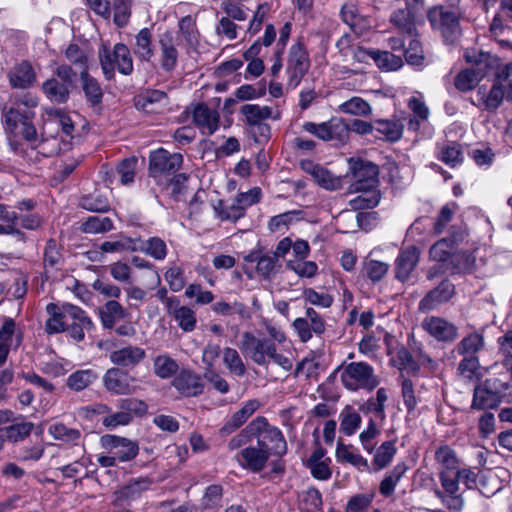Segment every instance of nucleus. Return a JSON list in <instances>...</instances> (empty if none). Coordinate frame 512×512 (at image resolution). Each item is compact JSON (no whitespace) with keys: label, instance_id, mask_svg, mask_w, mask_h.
Returning a JSON list of instances; mask_svg holds the SVG:
<instances>
[{"label":"nucleus","instance_id":"nucleus-1","mask_svg":"<svg viewBox=\"0 0 512 512\" xmlns=\"http://www.w3.org/2000/svg\"><path fill=\"white\" fill-rule=\"evenodd\" d=\"M242 354L260 366L274 362L286 371L292 368V362L277 352L275 343L267 338H258L251 332H244L239 342Z\"/></svg>","mask_w":512,"mask_h":512},{"label":"nucleus","instance_id":"nucleus-2","mask_svg":"<svg viewBox=\"0 0 512 512\" xmlns=\"http://www.w3.org/2000/svg\"><path fill=\"white\" fill-rule=\"evenodd\" d=\"M38 102L35 98L25 95L14 107L5 112V127L14 135H21L27 141L37 139V131L33 124L34 108Z\"/></svg>","mask_w":512,"mask_h":512},{"label":"nucleus","instance_id":"nucleus-3","mask_svg":"<svg viewBox=\"0 0 512 512\" xmlns=\"http://www.w3.org/2000/svg\"><path fill=\"white\" fill-rule=\"evenodd\" d=\"M512 377L505 373L501 378L491 377L474 388L472 407L475 409L496 408L511 388Z\"/></svg>","mask_w":512,"mask_h":512},{"label":"nucleus","instance_id":"nucleus-4","mask_svg":"<svg viewBox=\"0 0 512 512\" xmlns=\"http://www.w3.org/2000/svg\"><path fill=\"white\" fill-rule=\"evenodd\" d=\"M100 65L107 80L115 76V68L123 75H130L133 71V60L128 47L122 43L109 50L103 46L99 50Z\"/></svg>","mask_w":512,"mask_h":512},{"label":"nucleus","instance_id":"nucleus-5","mask_svg":"<svg viewBox=\"0 0 512 512\" xmlns=\"http://www.w3.org/2000/svg\"><path fill=\"white\" fill-rule=\"evenodd\" d=\"M341 382L350 391L374 390L379 380L372 366L365 362H351L342 368Z\"/></svg>","mask_w":512,"mask_h":512},{"label":"nucleus","instance_id":"nucleus-6","mask_svg":"<svg viewBox=\"0 0 512 512\" xmlns=\"http://www.w3.org/2000/svg\"><path fill=\"white\" fill-rule=\"evenodd\" d=\"M258 435V445L267 449L268 454L273 453L282 456L287 452V443L281 431L270 426L265 417H257L247 427Z\"/></svg>","mask_w":512,"mask_h":512},{"label":"nucleus","instance_id":"nucleus-7","mask_svg":"<svg viewBox=\"0 0 512 512\" xmlns=\"http://www.w3.org/2000/svg\"><path fill=\"white\" fill-rule=\"evenodd\" d=\"M183 156L180 153H170L160 148L151 152L149 156V175L157 183L164 181L163 177H169L181 167Z\"/></svg>","mask_w":512,"mask_h":512},{"label":"nucleus","instance_id":"nucleus-8","mask_svg":"<svg viewBox=\"0 0 512 512\" xmlns=\"http://www.w3.org/2000/svg\"><path fill=\"white\" fill-rule=\"evenodd\" d=\"M292 327L303 343L310 341L313 336L322 338L327 330L324 317L312 307H307L305 316L296 318L292 322Z\"/></svg>","mask_w":512,"mask_h":512},{"label":"nucleus","instance_id":"nucleus-9","mask_svg":"<svg viewBox=\"0 0 512 512\" xmlns=\"http://www.w3.org/2000/svg\"><path fill=\"white\" fill-rule=\"evenodd\" d=\"M304 131L314 135L322 141H337L344 144L349 138V127L342 119L333 118L327 122H305Z\"/></svg>","mask_w":512,"mask_h":512},{"label":"nucleus","instance_id":"nucleus-10","mask_svg":"<svg viewBox=\"0 0 512 512\" xmlns=\"http://www.w3.org/2000/svg\"><path fill=\"white\" fill-rule=\"evenodd\" d=\"M350 170L354 178L351 191L359 192L363 189H376L378 184V166L367 161L350 159Z\"/></svg>","mask_w":512,"mask_h":512},{"label":"nucleus","instance_id":"nucleus-11","mask_svg":"<svg viewBox=\"0 0 512 512\" xmlns=\"http://www.w3.org/2000/svg\"><path fill=\"white\" fill-rule=\"evenodd\" d=\"M137 379L119 367H113L103 376L105 389L114 395H131L136 393Z\"/></svg>","mask_w":512,"mask_h":512},{"label":"nucleus","instance_id":"nucleus-12","mask_svg":"<svg viewBox=\"0 0 512 512\" xmlns=\"http://www.w3.org/2000/svg\"><path fill=\"white\" fill-rule=\"evenodd\" d=\"M310 66L306 49L301 43L294 44L289 51L287 62L288 86L296 88Z\"/></svg>","mask_w":512,"mask_h":512},{"label":"nucleus","instance_id":"nucleus-13","mask_svg":"<svg viewBox=\"0 0 512 512\" xmlns=\"http://www.w3.org/2000/svg\"><path fill=\"white\" fill-rule=\"evenodd\" d=\"M241 115L244 116L245 123L250 127H256L261 136L268 137L270 127L263 122L267 119H278L280 113L274 111L269 106H260L258 104H245L240 108Z\"/></svg>","mask_w":512,"mask_h":512},{"label":"nucleus","instance_id":"nucleus-14","mask_svg":"<svg viewBox=\"0 0 512 512\" xmlns=\"http://www.w3.org/2000/svg\"><path fill=\"white\" fill-rule=\"evenodd\" d=\"M152 483L153 481L149 477L129 480L113 493V504L115 506L129 505L131 502L139 499L144 492L148 491Z\"/></svg>","mask_w":512,"mask_h":512},{"label":"nucleus","instance_id":"nucleus-15","mask_svg":"<svg viewBox=\"0 0 512 512\" xmlns=\"http://www.w3.org/2000/svg\"><path fill=\"white\" fill-rule=\"evenodd\" d=\"M101 445L109 451V454H114L120 462H127L134 459L139 450L135 442L114 435L102 436Z\"/></svg>","mask_w":512,"mask_h":512},{"label":"nucleus","instance_id":"nucleus-16","mask_svg":"<svg viewBox=\"0 0 512 512\" xmlns=\"http://www.w3.org/2000/svg\"><path fill=\"white\" fill-rule=\"evenodd\" d=\"M302 169L310 174L314 181L326 190H337L342 186V180L340 177L333 175L326 168L314 164L312 161H303L301 163Z\"/></svg>","mask_w":512,"mask_h":512},{"label":"nucleus","instance_id":"nucleus-17","mask_svg":"<svg viewBox=\"0 0 512 512\" xmlns=\"http://www.w3.org/2000/svg\"><path fill=\"white\" fill-rule=\"evenodd\" d=\"M269 458L267 449L260 447H246L237 456L239 464L252 472H260Z\"/></svg>","mask_w":512,"mask_h":512},{"label":"nucleus","instance_id":"nucleus-18","mask_svg":"<svg viewBox=\"0 0 512 512\" xmlns=\"http://www.w3.org/2000/svg\"><path fill=\"white\" fill-rule=\"evenodd\" d=\"M146 357V352L138 346L128 345L110 353V361L120 367H135Z\"/></svg>","mask_w":512,"mask_h":512},{"label":"nucleus","instance_id":"nucleus-19","mask_svg":"<svg viewBox=\"0 0 512 512\" xmlns=\"http://www.w3.org/2000/svg\"><path fill=\"white\" fill-rule=\"evenodd\" d=\"M193 122L203 134L212 135L219 127V113L206 104H198L193 111Z\"/></svg>","mask_w":512,"mask_h":512},{"label":"nucleus","instance_id":"nucleus-20","mask_svg":"<svg viewBox=\"0 0 512 512\" xmlns=\"http://www.w3.org/2000/svg\"><path fill=\"white\" fill-rule=\"evenodd\" d=\"M160 46L161 68L166 72L173 71L178 62V50L176 48V39L171 33H164L158 41Z\"/></svg>","mask_w":512,"mask_h":512},{"label":"nucleus","instance_id":"nucleus-21","mask_svg":"<svg viewBox=\"0 0 512 512\" xmlns=\"http://www.w3.org/2000/svg\"><path fill=\"white\" fill-rule=\"evenodd\" d=\"M504 97L505 92L503 85L499 82H495L489 90L485 87L478 89L477 102H474V105L488 111H495L502 104Z\"/></svg>","mask_w":512,"mask_h":512},{"label":"nucleus","instance_id":"nucleus-22","mask_svg":"<svg viewBox=\"0 0 512 512\" xmlns=\"http://www.w3.org/2000/svg\"><path fill=\"white\" fill-rule=\"evenodd\" d=\"M173 386L184 396H197L203 392V384L198 374L182 370L173 380Z\"/></svg>","mask_w":512,"mask_h":512},{"label":"nucleus","instance_id":"nucleus-23","mask_svg":"<svg viewBox=\"0 0 512 512\" xmlns=\"http://www.w3.org/2000/svg\"><path fill=\"white\" fill-rule=\"evenodd\" d=\"M418 261L419 250L415 246L402 250L395 261L396 278L402 282L408 279Z\"/></svg>","mask_w":512,"mask_h":512},{"label":"nucleus","instance_id":"nucleus-24","mask_svg":"<svg viewBox=\"0 0 512 512\" xmlns=\"http://www.w3.org/2000/svg\"><path fill=\"white\" fill-rule=\"evenodd\" d=\"M81 89L84 93L86 102L94 108L101 105L103 99V90L96 78L91 76L88 71L81 70L79 73Z\"/></svg>","mask_w":512,"mask_h":512},{"label":"nucleus","instance_id":"nucleus-25","mask_svg":"<svg viewBox=\"0 0 512 512\" xmlns=\"http://www.w3.org/2000/svg\"><path fill=\"white\" fill-rule=\"evenodd\" d=\"M8 78L13 88L26 89L33 85L36 74L28 61H22L10 69Z\"/></svg>","mask_w":512,"mask_h":512},{"label":"nucleus","instance_id":"nucleus-26","mask_svg":"<svg viewBox=\"0 0 512 512\" xmlns=\"http://www.w3.org/2000/svg\"><path fill=\"white\" fill-rule=\"evenodd\" d=\"M464 58L467 63L475 65L474 70L481 75V79L499 66V58L488 52L468 50L464 53Z\"/></svg>","mask_w":512,"mask_h":512},{"label":"nucleus","instance_id":"nucleus-27","mask_svg":"<svg viewBox=\"0 0 512 512\" xmlns=\"http://www.w3.org/2000/svg\"><path fill=\"white\" fill-rule=\"evenodd\" d=\"M416 12L411 8H402L395 10L390 16V23L395 26L404 36H417L415 25Z\"/></svg>","mask_w":512,"mask_h":512},{"label":"nucleus","instance_id":"nucleus-28","mask_svg":"<svg viewBox=\"0 0 512 512\" xmlns=\"http://www.w3.org/2000/svg\"><path fill=\"white\" fill-rule=\"evenodd\" d=\"M259 407L260 403L258 400H249L241 409L231 416L230 420L221 428L220 433L223 436L231 434L241 427Z\"/></svg>","mask_w":512,"mask_h":512},{"label":"nucleus","instance_id":"nucleus-29","mask_svg":"<svg viewBox=\"0 0 512 512\" xmlns=\"http://www.w3.org/2000/svg\"><path fill=\"white\" fill-rule=\"evenodd\" d=\"M99 315L102 326L112 329L118 321L128 318L130 313L118 301L109 300L99 310Z\"/></svg>","mask_w":512,"mask_h":512},{"label":"nucleus","instance_id":"nucleus-30","mask_svg":"<svg viewBox=\"0 0 512 512\" xmlns=\"http://www.w3.org/2000/svg\"><path fill=\"white\" fill-rule=\"evenodd\" d=\"M388 400L387 391L385 388H379L375 397L369 398L360 405L359 411L365 415L373 414L376 422L383 423L386 419L385 406Z\"/></svg>","mask_w":512,"mask_h":512},{"label":"nucleus","instance_id":"nucleus-31","mask_svg":"<svg viewBox=\"0 0 512 512\" xmlns=\"http://www.w3.org/2000/svg\"><path fill=\"white\" fill-rule=\"evenodd\" d=\"M430 258L436 262V264L429 270L428 278L433 279L438 274L444 273L447 268L448 260V241L446 238H442L437 241L430 248Z\"/></svg>","mask_w":512,"mask_h":512},{"label":"nucleus","instance_id":"nucleus-32","mask_svg":"<svg viewBox=\"0 0 512 512\" xmlns=\"http://www.w3.org/2000/svg\"><path fill=\"white\" fill-rule=\"evenodd\" d=\"M70 88L68 84L59 81L56 78L47 79L42 89L46 97L53 103H66L70 96Z\"/></svg>","mask_w":512,"mask_h":512},{"label":"nucleus","instance_id":"nucleus-33","mask_svg":"<svg viewBox=\"0 0 512 512\" xmlns=\"http://www.w3.org/2000/svg\"><path fill=\"white\" fill-rule=\"evenodd\" d=\"M457 377L463 381L477 382L482 377L481 366L477 356H466L459 363Z\"/></svg>","mask_w":512,"mask_h":512},{"label":"nucleus","instance_id":"nucleus-34","mask_svg":"<svg viewBox=\"0 0 512 512\" xmlns=\"http://www.w3.org/2000/svg\"><path fill=\"white\" fill-rule=\"evenodd\" d=\"M406 471L407 466L405 463H398L397 465H395L394 468L390 472H388L380 482V494L385 498L390 497L394 493L398 482L404 476Z\"/></svg>","mask_w":512,"mask_h":512},{"label":"nucleus","instance_id":"nucleus-35","mask_svg":"<svg viewBox=\"0 0 512 512\" xmlns=\"http://www.w3.org/2000/svg\"><path fill=\"white\" fill-rule=\"evenodd\" d=\"M446 301H448V287L442 281L438 287L428 292L419 302V310L421 312H428Z\"/></svg>","mask_w":512,"mask_h":512},{"label":"nucleus","instance_id":"nucleus-36","mask_svg":"<svg viewBox=\"0 0 512 512\" xmlns=\"http://www.w3.org/2000/svg\"><path fill=\"white\" fill-rule=\"evenodd\" d=\"M49 318L45 323V332L49 335L64 332L66 330V318L63 310L55 303H49L46 307Z\"/></svg>","mask_w":512,"mask_h":512},{"label":"nucleus","instance_id":"nucleus-37","mask_svg":"<svg viewBox=\"0 0 512 512\" xmlns=\"http://www.w3.org/2000/svg\"><path fill=\"white\" fill-rule=\"evenodd\" d=\"M339 462L349 463L358 469H368V461L360 454L356 453L351 445H346L339 441L335 453Z\"/></svg>","mask_w":512,"mask_h":512},{"label":"nucleus","instance_id":"nucleus-38","mask_svg":"<svg viewBox=\"0 0 512 512\" xmlns=\"http://www.w3.org/2000/svg\"><path fill=\"white\" fill-rule=\"evenodd\" d=\"M422 328L437 341L448 340V322L437 316H428L422 321Z\"/></svg>","mask_w":512,"mask_h":512},{"label":"nucleus","instance_id":"nucleus-39","mask_svg":"<svg viewBox=\"0 0 512 512\" xmlns=\"http://www.w3.org/2000/svg\"><path fill=\"white\" fill-rule=\"evenodd\" d=\"M97 378L98 375L91 369L78 370L69 375L66 385L69 389L78 392L90 386Z\"/></svg>","mask_w":512,"mask_h":512},{"label":"nucleus","instance_id":"nucleus-40","mask_svg":"<svg viewBox=\"0 0 512 512\" xmlns=\"http://www.w3.org/2000/svg\"><path fill=\"white\" fill-rule=\"evenodd\" d=\"M167 100L168 98L165 92L160 90H148L137 97L136 107L145 112H153V106L155 104L166 105Z\"/></svg>","mask_w":512,"mask_h":512},{"label":"nucleus","instance_id":"nucleus-41","mask_svg":"<svg viewBox=\"0 0 512 512\" xmlns=\"http://www.w3.org/2000/svg\"><path fill=\"white\" fill-rule=\"evenodd\" d=\"M338 111L354 116H368L372 113L370 104L361 97H352L339 105Z\"/></svg>","mask_w":512,"mask_h":512},{"label":"nucleus","instance_id":"nucleus-42","mask_svg":"<svg viewBox=\"0 0 512 512\" xmlns=\"http://www.w3.org/2000/svg\"><path fill=\"white\" fill-rule=\"evenodd\" d=\"M359 192L362 193L349 202L353 210L372 209L378 205L380 194L376 189H363Z\"/></svg>","mask_w":512,"mask_h":512},{"label":"nucleus","instance_id":"nucleus-43","mask_svg":"<svg viewBox=\"0 0 512 512\" xmlns=\"http://www.w3.org/2000/svg\"><path fill=\"white\" fill-rule=\"evenodd\" d=\"M484 347V338L479 333H471L464 337L457 345L456 351L460 355L475 356Z\"/></svg>","mask_w":512,"mask_h":512},{"label":"nucleus","instance_id":"nucleus-44","mask_svg":"<svg viewBox=\"0 0 512 512\" xmlns=\"http://www.w3.org/2000/svg\"><path fill=\"white\" fill-rule=\"evenodd\" d=\"M396 447L392 441L383 442L375 452L373 466L375 470H382L389 465L396 454Z\"/></svg>","mask_w":512,"mask_h":512},{"label":"nucleus","instance_id":"nucleus-45","mask_svg":"<svg viewBox=\"0 0 512 512\" xmlns=\"http://www.w3.org/2000/svg\"><path fill=\"white\" fill-rule=\"evenodd\" d=\"M33 428L32 422L20 421L1 429L0 432L4 433V437L10 442H19L28 437Z\"/></svg>","mask_w":512,"mask_h":512},{"label":"nucleus","instance_id":"nucleus-46","mask_svg":"<svg viewBox=\"0 0 512 512\" xmlns=\"http://www.w3.org/2000/svg\"><path fill=\"white\" fill-rule=\"evenodd\" d=\"M340 430L347 436L356 432L361 425V417L352 407L346 406L340 413Z\"/></svg>","mask_w":512,"mask_h":512},{"label":"nucleus","instance_id":"nucleus-47","mask_svg":"<svg viewBox=\"0 0 512 512\" xmlns=\"http://www.w3.org/2000/svg\"><path fill=\"white\" fill-rule=\"evenodd\" d=\"M152 35L148 28H144L136 35L135 54L143 61H149L153 56Z\"/></svg>","mask_w":512,"mask_h":512},{"label":"nucleus","instance_id":"nucleus-48","mask_svg":"<svg viewBox=\"0 0 512 512\" xmlns=\"http://www.w3.org/2000/svg\"><path fill=\"white\" fill-rule=\"evenodd\" d=\"M49 434L55 439L65 443H74L80 439L81 433L78 429L69 428L62 423L52 424L48 429Z\"/></svg>","mask_w":512,"mask_h":512},{"label":"nucleus","instance_id":"nucleus-49","mask_svg":"<svg viewBox=\"0 0 512 512\" xmlns=\"http://www.w3.org/2000/svg\"><path fill=\"white\" fill-rule=\"evenodd\" d=\"M475 258L466 251L450 252V273H463L469 271Z\"/></svg>","mask_w":512,"mask_h":512},{"label":"nucleus","instance_id":"nucleus-50","mask_svg":"<svg viewBox=\"0 0 512 512\" xmlns=\"http://www.w3.org/2000/svg\"><path fill=\"white\" fill-rule=\"evenodd\" d=\"M435 459L437 463L439 464V477L442 483V487L444 491L435 490L436 495L444 501L445 499V492L448 491V476H447V469H448V448L447 447H440L435 454Z\"/></svg>","mask_w":512,"mask_h":512},{"label":"nucleus","instance_id":"nucleus-51","mask_svg":"<svg viewBox=\"0 0 512 512\" xmlns=\"http://www.w3.org/2000/svg\"><path fill=\"white\" fill-rule=\"evenodd\" d=\"M375 131L384 139L394 142L401 138L403 125L396 121L377 120Z\"/></svg>","mask_w":512,"mask_h":512},{"label":"nucleus","instance_id":"nucleus-52","mask_svg":"<svg viewBox=\"0 0 512 512\" xmlns=\"http://www.w3.org/2000/svg\"><path fill=\"white\" fill-rule=\"evenodd\" d=\"M374 62L380 69L386 71H396L403 66L402 58L389 51L376 50Z\"/></svg>","mask_w":512,"mask_h":512},{"label":"nucleus","instance_id":"nucleus-53","mask_svg":"<svg viewBox=\"0 0 512 512\" xmlns=\"http://www.w3.org/2000/svg\"><path fill=\"white\" fill-rule=\"evenodd\" d=\"M428 20L435 30H439L444 38L448 32V11L442 5L429 10Z\"/></svg>","mask_w":512,"mask_h":512},{"label":"nucleus","instance_id":"nucleus-54","mask_svg":"<svg viewBox=\"0 0 512 512\" xmlns=\"http://www.w3.org/2000/svg\"><path fill=\"white\" fill-rule=\"evenodd\" d=\"M139 248L156 260H163L167 255L166 243L160 237L149 238L147 241L142 242Z\"/></svg>","mask_w":512,"mask_h":512},{"label":"nucleus","instance_id":"nucleus-55","mask_svg":"<svg viewBox=\"0 0 512 512\" xmlns=\"http://www.w3.org/2000/svg\"><path fill=\"white\" fill-rule=\"evenodd\" d=\"M302 299L307 304L324 309L331 307L334 301L332 295L324 292H317L313 288H305L302 292Z\"/></svg>","mask_w":512,"mask_h":512},{"label":"nucleus","instance_id":"nucleus-56","mask_svg":"<svg viewBox=\"0 0 512 512\" xmlns=\"http://www.w3.org/2000/svg\"><path fill=\"white\" fill-rule=\"evenodd\" d=\"M223 362L229 371L237 376H243L246 367L236 349L226 347L223 350Z\"/></svg>","mask_w":512,"mask_h":512},{"label":"nucleus","instance_id":"nucleus-57","mask_svg":"<svg viewBox=\"0 0 512 512\" xmlns=\"http://www.w3.org/2000/svg\"><path fill=\"white\" fill-rule=\"evenodd\" d=\"M112 228L113 222L107 216H91L82 223V231L85 233H104Z\"/></svg>","mask_w":512,"mask_h":512},{"label":"nucleus","instance_id":"nucleus-58","mask_svg":"<svg viewBox=\"0 0 512 512\" xmlns=\"http://www.w3.org/2000/svg\"><path fill=\"white\" fill-rule=\"evenodd\" d=\"M178 322L179 327L185 332H191L196 327V316L194 311L186 306H181L171 312Z\"/></svg>","mask_w":512,"mask_h":512},{"label":"nucleus","instance_id":"nucleus-59","mask_svg":"<svg viewBox=\"0 0 512 512\" xmlns=\"http://www.w3.org/2000/svg\"><path fill=\"white\" fill-rule=\"evenodd\" d=\"M475 482V474L468 470H458L453 480H450V495L460 491L461 493L471 487Z\"/></svg>","mask_w":512,"mask_h":512},{"label":"nucleus","instance_id":"nucleus-60","mask_svg":"<svg viewBox=\"0 0 512 512\" xmlns=\"http://www.w3.org/2000/svg\"><path fill=\"white\" fill-rule=\"evenodd\" d=\"M188 181V176L185 173H180L175 175L171 179H164L161 184H166V189L169 191L170 195L174 200L179 201L182 199V196L186 191V183Z\"/></svg>","mask_w":512,"mask_h":512},{"label":"nucleus","instance_id":"nucleus-61","mask_svg":"<svg viewBox=\"0 0 512 512\" xmlns=\"http://www.w3.org/2000/svg\"><path fill=\"white\" fill-rule=\"evenodd\" d=\"M178 370L177 362L169 356L161 355L154 360V372L160 378H169Z\"/></svg>","mask_w":512,"mask_h":512},{"label":"nucleus","instance_id":"nucleus-62","mask_svg":"<svg viewBox=\"0 0 512 512\" xmlns=\"http://www.w3.org/2000/svg\"><path fill=\"white\" fill-rule=\"evenodd\" d=\"M82 208L93 212H106L109 210V201L106 196L98 193L84 196L80 200Z\"/></svg>","mask_w":512,"mask_h":512},{"label":"nucleus","instance_id":"nucleus-63","mask_svg":"<svg viewBox=\"0 0 512 512\" xmlns=\"http://www.w3.org/2000/svg\"><path fill=\"white\" fill-rule=\"evenodd\" d=\"M480 80L481 75L474 69H465L455 77L454 85L458 90L465 92L473 89Z\"/></svg>","mask_w":512,"mask_h":512},{"label":"nucleus","instance_id":"nucleus-64","mask_svg":"<svg viewBox=\"0 0 512 512\" xmlns=\"http://www.w3.org/2000/svg\"><path fill=\"white\" fill-rule=\"evenodd\" d=\"M178 28L185 41L190 46H194L198 43L199 33L196 28L195 19L193 17L185 16L181 18L178 23Z\"/></svg>","mask_w":512,"mask_h":512}]
</instances>
